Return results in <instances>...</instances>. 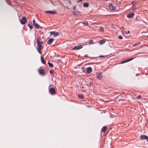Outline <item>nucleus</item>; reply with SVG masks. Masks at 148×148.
Returning <instances> with one entry per match:
<instances>
[{
  "mask_svg": "<svg viewBox=\"0 0 148 148\" xmlns=\"http://www.w3.org/2000/svg\"><path fill=\"white\" fill-rule=\"evenodd\" d=\"M40 38H38L36 39L37 43V50L38 53L41 54V50L42 48V46L41 43L42 42H40Z\"/></svg>",
  "mask_w": 148,
  "mask_h": 148,
  "instance_id": "f257e3e1",
  "label": "nucleus"
},
{
  "mask_svg": "<svg viewBox=\"0 0 148 148\" xmlns=\"http://www.w3.org/2000/svg\"><path fill=\"white\" fill-rule=\"evenodd\" d=\"M51 86L50 85L49 87V93L51 95H54L56 93V89L53 88H50L49 86Z\"/></svg>",
  "mask_w": 148,
  "mask_h": 148,
  "instance_id": "f03ea898",
  "label": "nucleus"
},
{
  "mask_svg": "<svg viewBox=\"0 0 148 148\" xmlns=\"http://www.w3.org/2000/svg\"><path fill=\"white\" fill-rule=\"evenodd\" d=\"M109 7L110 9L112 10H115L116 8L115 5L112 3L110 4L109 5Z\"/></svg>",
  "mask_w": 148,
  "mask_h": 148,
  "instance_id": "7ed1b4c3",
  "label": "nucleus"
},
{
  "mask_svg": "<svg viewBox=\"0 0 148 148\" xmlns=\"http://www.w3.org/2000/svg\"><path fill=\"white\" fill-rule=\"evenodd\" d=\"M83 47V46L80 45L78 46H75L72 49V50H76L79 49Z\"/></svg>",
  "mask_w": 148,
  "mask_h": 148,
  "instance_id": "20e7f679",
  "label": "nucleus"
},
{
  "mask_svg": "<svg viewBox=\"0 0 148 148\" xmlns=\"http://www.w3.org/2000/svg\"><path fill=\"white\" fill-rule=\"evenodd\" d=\"M26 22V19L25 17H23L21 19L20 22L22 24H25Z\"/></svg>",
  "mask_w": 148,
  "mask_h": 148,
  "instance_id": "39448f33",
  "label": "nucleus"
},
{
  "mask_svg": "<svg viewBox=\"0 0 148 148\" xmlns=\"http://www.w3.org/2000/svg\"><path fill=\"white\" fill-rule=\"evenodd\" d=\"M39 73L42 75H44L45 74L44 69H39L38 70Z\"/></svg>",
  "mask_w": 148,
  "mask_h": 148,
  "instance_id": "423d86ee",
  "label": "nucleus"
},
{
  "mask_svg": "<svg viewBox=\"0 0 148 148\" xmlns=\"http://www.w3.org/2000/svg\"><path fill=\"white\" fill-rule=\"evenodd\" d=\"M140 138L141 140L145 139L148 141V136L144 135H142L140 136Z\"/></svg>",
  "mask_w": 148,
  "mask_h": 148,
  "instance_id": "0eeeda50",
  "label": "nucleus"
},
{
  "mask_svg": "<svg viewBox=\"0 0 148 148\" xmlns=\"http://www.w3.org/2000/svg\"><path fill=\"white\" fill-rule=\"evenodd\" d=\"M103 76L101 73L100 72L97 75V77L99 80H100L103 78Z\"/></svg>",
  "mask_w": 148,
  "mask_h": 148,
  "instance_id": "6e6552de",
  "label": "nucleus"
},
{
  "mask_svg": "<svg viewBox=\"0 0 148 148\" xmlns=\"http://www.w3.org/2000/svg\"><path fill=\"white\" fill-rule=\"evenodd\" d=\"M50 34L51 35H53L54 36H59V33L58 32H56L55 31L53 32H50Z\"/></svg>",
  "mask_w": 148,
  "mask_h": 148,
  "instance_id": "1a4fd4ad",
  "label": "nucleus"
},
{
  "mask_svg": "<svg viewBox=\"0 0 148 148\" xmlns=\"http://www.w3.org/2000/svg\"><path fill=\"white\" fill-rule=\"evenodd\" d=\"M73 14L74 15L77 16H79L81 15L79 11H74L73 12Z\"/></svg>",
  "mask_w": 148,
  "mask_h": 148,
  "instance_id": "9d476101",
  "label": "nucleus"
},
{
  "mask_svg": "<svg viewBox=\"0 0 148 148\" xmlns=\"http://www.w3.org/2000/svg\"><path fill=\"white\" fill-rule=\"evenodd\" d=\"M45 12L46 13H49L50 14H56V10L54 11H46Z\"/></svg>",
  "mask_w": 148,
  "mask_h": 148,
  "instance_id": "9b49d317",
  "label": "nucleus"
},
{
  "mask_svg": "<svg viewBox=\"0 0 148 148\" xmlns=\"http://www.w3.org/2000/svg\"><path fill=\"white\" fill-rule=\"evenodd\" d=\"M134 15V13H130L127 15V17L128 18L132 17Z\"/></svg>",
  "mask_w": 148,
  "mask_h": 148,
  "instance_id": "f8f14e48",
  "label": "nucleus"
},
{
  "mask_svg": "<svg viewBox=\"0 0 148 148\" xmlns=\"http://www.w3.org/2000/svg\"><path fill=\"white\" fill-rule=\"evenodd\" d=\"M107 127L106 126H105L103 127L101 129V131L103 133L105 132L106 130L107 129Z\"/></svg>",
  "mask_w": 148,
  "mask_h": 148,
  "instance_id": "ddd939ff",
  "label": "nucleus"
},
{
  "mask_svg": "<svg viewBox=\"0 0 148 148\" xmlns=\"http://www.w3.org/2000/svg\"><path fill=\"white\" fill-rule=\"evenodd\" d=\"M53 39L52 38L49 39L47 42V44L48 45L51 44L53 42Z\"/></svg>",
  "mask_w": 148,
  "mask_h": 148,
  "instance_id": "4468645a",
  "label": "nucleus"
},
{
  "mask_svg": "<svg viewBox=\"0 0 148 148\" xmlns=\"http://www.w3.org/2000/svg\"><path fill=\"white\" fill-rule=\"evenodd\" d=\"M92 71V69L90 67H88L87 69L86 73H89L91 72Z\"/></svg>",
  "mask_w": 148,
  "mask_h": 148,
  "instance_id": "2eb2a0df",
  "label": "nucleus"
},
{
  "mask_svg": "<svg viewBox=\"0 0 148 148\" xmlns=\"http://www.w3.org/2000/svg\"><path fill=\"white\" fill-rule=\"evenodd\" d=\"M133 59H134L133 58H130V59H129L127 60H126L123 61H122V62H121V64H123V63H125V62H129L130 61L133 60Z\"/></svg>",
  "mask_w": 148,
  "mask_h": 148,
  "instance_id": "dca6fc26",
  "label": "nucleus"
},
{
  "mask_svg": "<svg viewBox=\"0 0 148 148\" xmlns=\"http://www.w3.org/2000/svg\"><path fill=\"white\" fill-rule=\"evenodd\" d=\"M92 85V83L90 82L88 84H85V85L84 86V87L86 88V87H88V86H91Z\"/></svg>",
  "mask_w": 148,
  "mask_h": 148,
  "instance_id": "f3484780",
  "label": "nucleus"
},
{
  "mask_svg": "<svg viewBox=\"0 0 148 148\" xmlns=\"http://www.w3.org/2000/svg\"><path fill=\"white\" fill-rule=\"evenodd\" d=\"M99 42L100 45H102L105 42V41L104 40H100Z\"/></svg>",
  "mask_w": 148,
  "mask_h": 148,
  "instance_id": "a211bd4d",
  "label": "nucleus"
},
{
  "mask_svg": "<svg viewBox=\"0 0 148 148\" xmlns=\"http://www.w3.org/2000/svg\"><path fill=\"white\" fill-rule=\"evenodd\" d=\"M83 5L84 7H87L89 6V3H84L83 4Z\"/></svg>",
  "mask_w": 148,
  "mask_h": 148,
  "instance_id": "6ab92c4d",
  "label": "nucleus"
},
{
  "mask_svg": "<svg viewBox=\"0 0 148 148\" xmlns=\"http://www.w3.org/2000/svg\"><path fill=\"white\" fill-rule=\"evenodd\" d=\"M78 96L79 98H81V99H83L84 98V97L82 94H79L78 95Z\"/></svg>",
  "mask_w": 148,
  "mask_h": 148,
  "instance_id": "aec40b11",
  "label": "nucleus"
},
{
  "mask_svg": "<svg viewBox=\"0 0 148 148\" xmlns=\"http://www.w3.org/2000/svg\"><path fill=\"white\" fill-rule=\"evenodd\" d=\"M34 27H36V28H38L39 27V25L37 23H35L34 25H33Z\"/></svg>",
  "mask_w": 148,
  "mask_h": 148,
  "instance_id": "412c9836",
  "label": "nucleus"
},
{
  "mask_svg": "<svg viewBox=\"0 0 148 148\" xmlns=\"http://www.w3.org/2000/svg\"><path fill=\"white\" fill-rule=\"evenodd\" d=\"M41 60L43 64H45L46 63V62L42 58V56L41 57Z\"/></svg>",
  "mask_w": 148,
  "mask_h": 148,
  "instance_id": "4be33fe9",
  "label": "nucleus"
},
{
  "mask_svg": "<svg viewBox=\"0 0 148 148\" xmlns=\"http://www.w3.org/2000/svg\"><path fill=\"white\" fill-rule=\"evenodd\" d=\"M99 31L101 32H104V29L103 27H101L99 29Z\"/></svg>",
  "mask_w": 148,
  "mask_h": 148,
  "instance_id": "5701e85b",
  "label": "nucleus"
},
{
  "mask_svg": "<svg viewBox=\"0 0 148 148\" xmlns=\"http://www.w3.org/2000/svg\"><path fill=\"white\" fill-rule=\"evenodd\" d=\"M82 23L84 25H88V23L87 21H84Z\"/></svg>",
  "mask_w": 148,
  "mask_h": 148,
  "instance_id": "b1692460",
  "label": "nucleus"
},
{
  "mask_svg": "<svg viewBox=\"0 0 148 148\" xmlns=\"http://www.w3.org/2000/svg\"><path fill=\"white\" fill-rule=\"evenodd\" d=\"M132 9L133 10H136V6L135 5H132Z\"/></svg>",
  "mask_w": 148,
  "mask_h": 148,
  "instance_id": "393cba45",
  "label": "nucleus"
},
{
  "mask_svg": "<svg viewBox=\"0 0 148 148\" xmlns=\"http://www.w3.org/2000/svg\"><path fill=\"white\" fill-rule=\"evenodd\" d=\"M48 64L49 66L51 67H52L53 66V65L52 63H50L49 62H48Z\"/></svg>",
  "mask_w": 148,
  "mask_h": 148,
  "instance_id": "a878e982",
  "label": "nucleus"
},
{
  "mask_svg": "<svg viewBox=\"0 0 148 148\" xmlns=\"http://www.w3.org/2000/svg\"><path fill=\"white\" fill-rule=\"evenodd\" d=\"M93 44V40H90L88 42V44L90 45Z\"/></svg>",
  "mask_w": 148,
  "mask_h": 148,
  "instance_id": "bb28decb",
  "label": "nucleus"
},
{
  "mask_svg": "<svg viewBox=\"0 0 148 148\" xmlns=\"http://www.w3.org/2000/svg\"><path fill=\"white\" fill-rule=\"evenodd\" d=\"M28 25L30 30L32 29V25H30L29 23Z\"/></svg>",
  "mask_w": 148,
  "mask_h": 148,
  "instance_id": "cd10ccee",
  "label": "nucleus"
},
{
  "mask_svg": "<svg viewBox=\"0 0 148 148\" xmlns=\"http://www.w3.org/2000/svg\"><path fill=\"white\" fill-rule=\"evenodd\" d=\"M136 2L134 1H132V2L131 4H132V5H134L135 4V3Z\"/></svg>",
  "mask_w": 148,
  "mask_h": 148,
  "instance_id": "c85d7f7f",
  "label": "nucleus"
},
{
  "mask_svg": "<svg viewBox=\"0 0 148 148\" xmlns=\"http://www.w3.org/2000/svg\"><path fill=\"white\" fill-rule=\"evenodd\" d=\"M118 38L119 39H123V37L121 36H119V37H118Z\"/></svg>",
  "mask_w": 148,
  "mask_h": 148,
  "instance_id": "c756f323",
  "label": "nucleus"
},
{
  "mask_svg": "<svg viewBox=\"0 0 148 148\" xmlns=\"http://www.w3.org/2000/svg\"><path fill=\"white\" fill-rule=\"evenodd\" d=\"M33 25H34L35 23H36L35 22V20H33Z\"/></svg>",
  "mask_w": 148,
  "mask_h": 148,
  "instance_id": "7c9ffc66",
  "label": "nucleus"
},
{
  "mask_svg": "<svg viewBox=\"0 0 148 148\" xmlns=\"http://www.w3.org/2000/svg\"><path fill=\"white\" fill-rule=\"evenodd\" d=\"M140 42H139V43H137V44L134 45L133 46L134 47V46H136V45H138L139 44H140Z\"/></svg>",
  "mask_w": 148,
  "mask_h": 148,
  "instance_id": "2f4dec72",
  "label": "nucleus"
},
{
  "mask_svg": "<svg viewBox=\"0 0 148 148\" xmlns=\"http://www.w3.org/2000/svg\"><path fill=\"white\" fill-rule=\"evenodd\" d=\"M49 72L50 73H51V74L53 72V70H50V71Z\"/></svg>",
  "mask_w": 148,
  "mask_h": 148,
  "instance_id": "473e14b6",
  "label": "nucleus"
},
{
  "mask_svg": "<svg viewBox=\"0 0 148 148\" xmlns=\"http://www.w3.org/2000/svg\"><path fill=\"white\" fill-rule=\"evenodd\" d=\"M76 8V6H74L73 7V10H74Z\"/></svg>",
  "mask_w": 148,
  "mask_h": 148,
  "instance_id": "72a5a7b5",
  "label": "nucleus"
},
{
  "mask_svg": "<svg viewBox=\"0 0 148 148\" xmlns=\"http://www.w3.org/2000/svg\"><path fill=\"white\" fill-rule=\"evenodd\" d=\"M99 57H101V58L104 57V56H99Z\"/></svg>",
  "mask_w": 148,
  "mask_h": 148,
  "instance_id": "f704fd0d",
  "label": "nucleus"
},
{
  "mask_svg": "<svg viewBox=\"0 0 148 148\" xmlns=\"http://www.w3.org/2000/svg\"><path fill=\"white\" fill-rule=\"evenodd\" d=\"M84 56L85 57H87V56H88V55H87V54H86V55H85Z\"/></svg>",
  "mask_w": 148,
  "mask_h": 148,
  "instance_id": "c9c22d12",
  "label": "nucleus"
},
{
  "mask_svg": "<svg viewBox=\"0 0 148 148\" xmlns=\"http://www.w3.org/2000/svg\"><path fill=\"white\" fill-rule=\"evenodd\" d=\"M138 98H140L141 96H138Z\"/></svg>",
  "mask_w": 148,
  "mask_h": 148,
  "instance_id": "e433bc0d",
  "label": "nucleus"
},
{
  "mask_svg": "<svg viewBox=\"0 0 148 148\" xmlns=\"http://www.w3.org/2000/svg\"><path fill=\"white\" fill-rule=\"evenodd\" d=\"M82 0H78V1H80H80H82Z\"/></svg>",
  "mask_w": 148,
  "mask_h": 148,
  "instance_id": "4c0bfd02",
  "label": "nucleus"
},
{
  "mask_svg": "<svg viewBox=\"0 0 148 148\" xmlns=\"http://www.w3.org/2000/svg\"><path fill=\"white\" fill-rule=\"evenodd\" d=\"M82 88H84V87L83 86H82Z\"/></svg>",
  "mask_w": 148,
  "mask_h": 148,
  "instance_id": "58836bf2",
  "label": "nucleus"
},
{
  "mask_svg": "<svg viewBox=\"0 0 148 148\" xmlns=\"http://www.w3.org/2000/svg\"><path fill=\"white\" fill-rule=\"evenodd\" d=\"M125 33L126 34H127V32H125Z\"/></svg>",
  "mask_w": 148,
  "mask_h": 148,
  "instance_id": "ea45409f",
  "label": "nucleus"
},
{
  "mask_svg": "<svg viewBox=\"0 0 148 148\" xmlns=\"http://www.w3.org/2000/svg\"><path fill=\"white\" fill-rule=\"evenodd\" d=\"M130 32L129 31H128V33H129Z\"/></svg>",
  "mask_w": 148,
  "mask_h": 148,
  "instance_id": "a19ab883",
  "label": "nucleus"
}]
</instances>
